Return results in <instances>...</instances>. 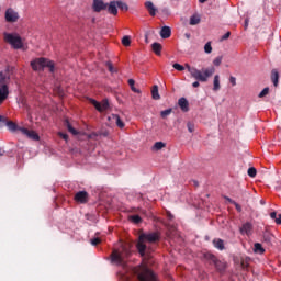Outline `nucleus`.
<instances>
[{
    "label": "nucleus",
    "mask_w": 281,
    "mask_h": 281,
    "mask_svg": "<svg viewBox=\"0 0 281 281\" xmlns=\"http://www.w3.org/2000/svg\"><path fill=\"white\" fill-rule=\"evenodd\" d=\"M186 67L189 74H191L192 78H194V80H199L200 82H207V79L212 78L216 71V68L212 66L209 68H202V70L192 68L188 64H186Z\"/></svg>",
    "instance_id": "7ed1b4c3"
},
{
    "label": "nucleus",
    "mask_w": 281,
    "mask_h": 281,
    "mask_svg": "<svg viewBox=\"0 0 281 281\" xmlns=\"http://www.w3.org/2000/svg\"><path fill=\"white\" fill-rule=\"evenodd\" d=\"M187 128H188V131H189V133H194V123H188L187 124Z\"/></svg>",
    "instance_id": "79ce46f5"
},
{
    "label": "nucleus",
    "mask_w": 281,
    "mask_h": 281,
    "mask_svg": "<svg viewBox=\"0 0 281 281\" xmlns=\"http://www.w3.org/2000/svg\"><path fill=\"white\" fill-rule=\"evenodd\" d=\"M133 273L138 281H157L155 273L146 266H137L133 269Z\"/></svg>",
    "instance_id": "20e7f679"
},
{
    "label": "nucleus",
    "mask_w": 281,
    "mask_h": 281,
    "mask_svg": "<svg viewBox=\"0 0 281 281\" xmlns=\"http://www.w3.org/2000/svg\"><path fill=\"white\" fill-rule=\"evenodd\" d=\"M86 217L89 218V214H87Z\"/></svg>",
    "instance_id": "680f3d73"
},
{
    "label": "nucleus",
    "mask_w": 281,
    "mask_h": 281,
    "mask_svg": "<svg viewBox=\"0 0 281 281\" xmlns=\"http://www.w3.org/2000/svg\"><path fill=\"white\" fill-rule=\"evenodd\" d=\"M276 224L281 225V214H279L278 217L276 218Z\"/></svg>",
    "instance_id": "3c124183"
},
{
    "label": "nucleus",
    "mask_w": 281,
    "mask_h": 281,
    "mask_svg": "<svg viewBox=\"0 0 281 281\" xmlns=\"http://www.w3.org/2000/svg\"><path fill=\"white\" fill-rule=\"evenodd\" d=\"M5 80V77L3 76V72H0V82H3Z\"/></svg>",
    "instance_id": "5fc2aeb1"
},
{
    "label": "nucleus",
    "mask_w": 281,
    "mask_h": 281,
    "mask_svg": "<svg viewBox=\"0 0 281 281\" xmlns=\"http://www.w3.org/2000/svg\"><path fill=\"white\" fill-rule=\"evenodd\" d=\"M213 245L214 247H216V249H220V251H223V249H225V241H223V239H214Z\"/></svg>",
    "instance_id": "b1692460"
},
{
    "label": "nucleus",
    "mask_w": 281,
    "mask_h": 281,
    "mask_svg": "<svg viewBox=\"0 0 281 281\" xmlns=\"http://www.w3.org/2000/svg\"><path fill=\"white\" fill-rule=\"evenodd\" d=\"M128 256H131L128 244H121V246L117 249H114L111 254L112 263L117 267H126Z\"/></svg>",
    "instance_id": "f03ea898"
},
{
    "label": "nucleus",
    "mask_w": 281,
    "mask_h": 281,
    "mask_svg": "<svg viewBox=\"0 0 281 281\" xmlns=\"http://www.w3.org/2000/svg\"><path fill=\"white\" fill-rule=\"evenodd\" d=\"M31 67L34 71H43L47 67L49 71L54 72V61L43 57L33 60Z\"/></svg>",
    "instance_id": "39448f33"
},
{
    "label": "nucleus",
    "mask_w": 281,
    "mask_h": 281,
    "mask_svg": "<svg viewBox=\"0 0 281 281\" xmlns=\"http://www.w3.org/2000/svg\"><path fill=\"white\" fill-rule=\"evenodd\" d=\"M75 201L77 203H88L89 202V193L87 191H79L75 194Z\"/></svg>",
    "instance_id": "f8f14e48"
},
{
    "label": "nucleus",
    "mask_w": 281,
    "mask_h": 281,
    "mask_svg": "<svg viewBox=\"0 0 281 281\" xmlns=\"http://www.w3.org/2000/svg\"><path fill=\"white\" fill-rule=\"evenodd\" d=\"M270 218H272V221H274L276 223V218H278V213L277 212L270 213Z\"/></svg>",
    "instance_id": "49530a36"
},
{
    "label": "nucleus",
    "mask_w": 281,
    "mask_h": 281,
    "mask_svg": "<svg viewBox=\"0 0 281 281\" xmlns=\"http://www.w3.org/2000/svg\"><path fill=\"white\" fill-rule=\"evenodd\" d=\"M224 199H225L226 201H228V203H232L233 205H234V203H236V201L232 200V199L228 198V196H224Z\"/></svg>",
    "instance_id": "603ef678"
},
{
    "label": "nucleus",
    "mask_w": 281,
    "mask_h": 281,
    "mask_svg": "<svg viewBox=\"0 0 281 281\" xmlns=\"http://www.w3.org/2000/svg\"><path fill=\"white\" fill-rule=\"evenodd\" d=\"M130 221H132V223H142V217L139 215H132L130 216Z\"/></svg>",
    "instance_id": "f704fd0d"
},
{
    "label": "nucleus",
    "mask_w": 281,
    "mask_h": 281,
    "mask_svg": "<svg viewBox=\"0 0 281 281\" xmlns=\"http://www.w3.org/2000/svg\"><path fill=\"white\" fill-rule=\"evenodd\" d=\"M248 175H249L251 178L256 177V175H257L256 168L250 167V168L248 169Z\"/></svg>",
    "instance_id": "ea45409f"
},
{
    "label": "nucleus",
    "mask_w": 281,
    "mask_h": 281,
    "mask_svg": "<svg viewBox=\"0 0 281 281\" xmlns=\"http://www.w3.org/2000/svg\"><path fill=\"white\" fill-rule=\"evenodd\" d=\"M161 148H166V144L164 142H156L153 146L154 150H161Z\"/></svg>",
    "instance_id": "7c9ffc66"
},
{
    "label": "nucleus",
    "mask_w": 281,
    "mask_h": 281,
    "mask_svg": "<svg viewBox=\"0 0 281 281\" xmlns=\"http://www.w3.org/2000/svg\"><path fill=\"white\" fill-rule=\"evenodd\" d=\"M151 98H153V100H161V95H159V87L158 86L153 87Z\"/></svg>",
    "instance_id": "5701e85b"
},
{
    "label": "nucleus",
    "mask_w": 281,
    "mask_h": 281,
    "mask_svg": "<svg viewBox=\"0 0 281 281\" xmlns=\"http://www.w3.org/2000/svg\"><path fill=\"white\" fill-rule=\"evenodd\" d=\"M116 5L119 10H123L124 12L128 11V4L122 1H116Z\"/></svg>",
    "instance_id": "c85d7f7f"
},
{
    "label": "nucleus",
    "mask_w": 281,
    "mask_h": 281,
    "mask_svg": "<svg viewBox=\"0 0 281 281\" xmlns=\"http://www.w3.org/2000/svg\"><path fill=\"white\" fill-rule=\"evenodd\" d=\"M65 126L67 127L68 132L71 133V135H78V131L71 126V123H69V120L65 121Z\"/></svg>",
    "instance_id": "393cba45"
},
{
    "label": "nucleus",
    "mask_w": 281,
    "mask_h": 281,
    "mask_svg": "<svg viewBox=\"0 0 281 281\" xmlns=\"http://www.w3.org/2000/svg\"><path fill=\"white\" fill-rule=\"evenodd\" d=\"M173 69H177V71H183L186 67L181 66L180 64H173Z\"/></svg>",
    "instance_id": "a19ab883"
},
{
    "label": "nucleus",
    "mask_w": 281,
    "mask_h": 281,
    "mask_svg": "<svg viewBox=\"0 0 281 281\" xmlns=\"http://www.w3.org/2000/svg\"><path fill=\"white\" fill-rule=\"evenodd\" d=\"M122 45H124V47L131 46V36L125 35V36L122 38Z\"/></svg>",
    "instance_id": "2f4dec72"
},
{
    "label": "nucleus",
    "mask_w": 281,
    "mask_h": 281,
    "mask_svg": "<svg viewBox=\"0 0 281 281\" xmlns=\"http://www.w3.org/2000/svg\"><path fill=\"white\" fill-rule=\"evenodd\" d=\"M251 229H254V226L251 225V223L247 222L240 227V234L249 235L251 234Z\"/></svg>",
    "instance_id": "f3484780"
},
{
    "label": "nucleus",
    "mask_w": 281,
    "mask_h": 281,
    "mask_svg": "<svg viewBox=\"0 0 281 281\" xmlns=\"http://www.w3.org/2000/svg\"><path fill=\"white\" fill-rule=\"evenodd\" d=\"M59 137H61V138L65 139L66 142L69 139V135L63 134V133H59Z\"/></svg>",
    "instance_id": "09e8293b"
},
{
    "label": "nucleus",
    "mask_w": 281,
    "mask_h": 281,
    "mask_svg": "<svg viewBox=\"0 0 281 281\" xmlns=\"http://www.w3.org/2000/svg\"><path fill=\"white\" fill-rule=\"evenodd\" d=\"M0 157H3V149L0 148Z\"/></svg>",
    "instance_id": "4d7b16f0"
},
{
    "label": "nucleus",
    "mask_w": 281,
    "mask_h": 281,
    "mask_svg": "<svg viewBox=\"0 0 281 281\" xmlns=\"http://www.w3.org/2000/svg\"><path fill=\"white\" fill-rule=\"evenodd\" d=\"M145 8L147 12L150 14V16L157 15V9L155 8V4L151 1L145 2Z\"/></svg>",
    "instance_id": "dca6fc26"
},
{
    "label": "nucleus",
    "mask_w": 281,
    "mask_h": 281,
    "mask_svg": "<svg viewBox=\"0 0 281 281\" xmlns=\"http://www.w3.org/2000/svg\"><path fill=\"white\" fill-rule=\"evenodd\" d=\"M263 240H265V243H267V245H271V243L273 241V234H271L269 232H265Z\"/></svg>",
    "instance_id": "a878e982"
},
{
    "label": "nucleus",
    "mask_w": 281,
    "mask_h": 281,
    "mask_svg": "<svg viewBox=\"0 0 281 281\" xmlns=\"http://www.w3.org/2000/svg\"><path fill=\"white\" fill-rule=\"evenodd\" d=\"M157 240H159V233L140 234L136 245L138 254L144 258H150V254H153L154 250L150 245L157 243Z\"/></svg>",
    "instance_id": "f257e3e1"
},
{
    "label": "nucleus",
    "mask_w": 281,
    "mask_h": 281,
    "mask_svg": "<svg viewBox=\"0 0 281 281\" xmlns=\"http://www.w3.org/2000/svg\"><path fill=\"white\" fill-rule=\"evenodd\" d=\"M207 0H199L200 3H205Z\"/></svg>",
    "instance_id": "13d9d810"
},
{
    "label": "nucleus",
    "mask_w": 281,
    "mask_h": 281,
    "mask_svg": "<svg viewBox=\"0 0 281 281\" xmlns=\"http://www.w3.org/2000/svg\"><path fill=\"white\" fill-rule=\"evenodd\" d=\"M105 66L108 67L110 74H117V69L113 67V63L106 61Z\"/></svg>",
    "instance_id": "c756f323"
},
{
    "label": "nucleus",
    "mask_w": 281,
    "mask_h": 281,
    "mask_svg": "<svg viewBox=\"0 0 281 281\" xmlns=\"http://www.w3.org/2000/svg\"><path fill=\"white\" fill-rule=\"evenodd\" d=\"M186 37H187V38H190V33H186Z\"/></svg>",
    "instance_id": "bf43d9fd"
},
{
    "label": "nucleus",
    "mask_w": 281,
    "mask_h": 281,
    "mask_svg": "<svg viewBox=\"0 0 281 281\" xmlns=\"http://www.w3.org/2000/svg\"><path fill=\"white\" fill-rule=\"evenodd\" d=\"M229 82H231L232 87H236V77L231 76L229 77Z\"/></svg>",
    "instance_id": "37998d69"
},
{
    "label": "nucleus",
    "mask_w": 281,
    "mask_h": 281,
    "mask_svg": "<svg viewBox=\"0 0 281 281\" xmlns=\"http://www.w3.org/2000/svg\"><path fill=\"white\" fill-rule=\"evenodd\" d=\"M109 121L115 122L116 126L119 128H124L125 124L124 121H122V119H120V115L117 114H112L108 117Z\"/></svg>",
    "instance_id": "4468645a"
},
{
    "label": "nucleus",
    "mask_w": 281,
    "mask_h": 281,
    "mask_svg": "<svg viewBox=\"0 0 281 281\" xmlns=\"http://www.w3.org/2000/svg\"><path fill=\"white\" fill-rule=\"evenodd\" d=\"M271 80L274 87H278V82L280 80V74L278 72V69H272L271 71Z\"/></svg>",
    "instance_id": "aec40b11"
},
{
    "label": "nucleus",
    "mask_w": 281,
    "mask_h": 281,
    "mask_svg": "<svg viewBox=\"0 0 281 281\" xmlns=\"http://www.w3.org/2000/svg\"><path fill=\"white\" fill-rule=\"evenodd\" d=\"M18 131H20L22 135H25L26 137H29V139H33L34 142H38V139H41L38 134H36V132L34 131L27 130L25 127H19Z\"/></svg>",
    "instance_id": "9d476101"
},
{
    "label": "nucleus",
    "mask_w": 281,
    "mask_h": 281,
    "mask_svg": "<svg viewBox=\"0 0 281 281\" xmlns=\"http://www.w3.org/2000/svg\"><path fill=\"white\" fill-rule=\"evenodd\" d=\"M93 10L94 12H102V10H106V4L102 0H93Z\"/></svg>",
    "instance_id": "2eb2a0df"
},
{
    "label": "nucleus",
    "mask_w": 281,
    "mask_h": 281,
    "mask_svg": "<svg viewBox=\"0 0 281 281\" xmlns=\"http://www.w3.org/2000/svg\"><path fill=\"white\" fill-rule=\"evenodd\" d=\"M221 63H223V56H218L213 60L215 67H221Z\"/></svg>",
    "instance_id": "e433bc0d"
},
{
    "label": "nucleus",
    "mask_w": 281,
    "mask_h": 281,
    "mask_svg": "<svg viewBox=\"0 0 281 281\" xmlns=\"http://www.w3.org/2000/svg\"><path fill=\"white\" fill-rule=\"evenodd\" d=\"M7 126L9 131H19V126H16L15 123L12 121L7 122Z\"/></svg>",
    "instance_id": "72a5a7b5"
},
{
    "label": "nucleus",
    "mask_w": 281,
    "mask_h": 281,
    "mask_svg": "<svg viewBox=\"0 0 281 281\" xmlns=\"http://www.w3.org/2000/svg\"><path fill=\"white\" fill-rule=\"evenodd\" d=\"M170 113H172V109H167L160 112V115L162 119L168 117V115H170Z\"/></svg>",
    "instance_id": "4c0bfd02"
},
{
    "label": "nucleus",
    "mask_w": 281,
    "mask_h": 281,
    "mask_svg": "<svg viewBox=\"0 0 281 281\" xmlns=\"http://www.w3.org/2000/svg\"><path fill=\"white\" fill-rule=\"evenodd\" d=\"M192 87H194L196 89L198 87H201V83L199 81H195L192 83Z\"/></svg>",
    "instance_id": "864d4df0"
},
{
    "label": "nucleus",
    "mask_w": 281,
    "mask_h": 281,
    "mask_svg": "<svg viewBox=\"0 0 281 281\" xmlns=\"http://www.w3.org/2000/svg\"><path fill=\"white\" fill-rule=\"evenodd\" d=\"M4 41L9 43V45H12L14 49H21V47H23V40H21L19 34L5 33Z\"/></svg>",
    "instance_id": "423d86ee"
},
{
    "label": "nucleus",
    "mask_w": 281,
    "mask_h": 281,
    "mask_svg": "<svg viewBox=\"0 0 281 281\" xmlns=\"http://www.w3.org/2000/svg\"><path fill=\"white\" fill-rule=\"evenodd\" d=\"M229 36H232V33H231V32H227L226 34H224V35L221 37V41H227V38H229Z\"/></svg>",
    "instance_id": "c03bdc74"
},
{
    "label": "nucleus",
    "mask_w": 281,
    "mask_h": 281,
    "mask_svg": "<svg viewBox=\"0 0 281 281\" xmlns=\"http://www.w3.org/2000/svg\"><path fill=\"white\" fill-rule=\"evenodd\" d=\"M254 251L255 254H260V255L265 254V248L262 247V244L256 243L254 245Z\"/></svg>",
    "instance_id": "cd10ccee"
},
{
    "label": "nucleus",
    "mask_w": 281,
    "mask_h": 281,
    "mask_svg": "<svg viewBox=\"0 0 281 281\" xmlns=\"http://www.w3.org/2000/svg\"><path fill=\"white\" fill-rule=\"evenodd\" d=\"M241 267H243V269H247V267H249V265H247V262L243 261Z\"/></svg>",
    "instance_id": "6e6d98bb"
},
{
    "label": "nucleus",
    "mask_w": 281,
    "mask_h": 281,
    "mask_svg": "<svg viewBox=\"0 0 281 281\" xmlns=\"http://www.w3.org/2000/svg\"><path fill=\"white\" fill-rule=\"evenodd\" d=\"M213 91H221V76L215 75L213 79Z\"/></svg>",
    "instance_id": "412c9836"
},
{
    "label": "nucleus",
    "mask_w": 281,
    "mask_h": 281,
    "mask_svg": "<svg viewBox=\"0 0 281 281\" xmlns=\"http://www.w3.org/2000/svg\"><path fill=\"white\" fill-rule=\"evenodd\" d=\"M171 34L172 31L170 30L169 26H162V29L160 30L161 38H170Z\"/></svg>",
    "instance_id": "6ab92c4d"
},
{
    "label": "nucleus",
    "mask_w": 281,
    "mask_h": 281,
    "mask_svg": "<svg viewBox=\"0 0 281 281\" xmlns=\"http://www.w3.org/2000/svg\"><path fill=\"white\" fill-rule=\"evenodd\" d=\"M8 86L7 85H0V104L3 103V101L8 100L9 95ZM2 122H5V119L0 115V124Z\"/></svg>",
    "instance_id": "1a4fd4ad"
},
{
    "label": "nucleus",
    "mask_w": 281,
    "mask_h": 281,
    "mask_svg": "<svg viewBox=\"0 0 281 281\" xmlns=\"http://www.w3.org/2000/svg\"><path fill=\"white\" fill-rule=\"evenodd\" d=\"M201 23V16L199 14H193L190 18V25H199Z\"/></svg>",
    "instance_id": "bb28decb"
},
{
    "label": "nucleus",
    "mask_w": 281,
    "mask_h": 281,
    "mask_svg": "<svg viewBox=\"0 0 281 281\" xmlns=\"http://www.w3.org/2000/svg\"><path fill=\"white\" fill-rule=\"evenodd\" d=\"M178 105L180 106L181 111H183V113H188V111H190V103L186 98H180L178 100Z\"/></svg>",
    "instance_id": "ddd939ff"
},
{
    "label": "nucleus",
    "mask_w": 281,
    "mask_h": 281,
    "mask_svg": "<svg viewBox=\"0 0 281 281\" xmlns=\"http://www.w3.org/2000/svg\"><path fill=\"white\" fill-rule=\"evenodd\" d=\"M100 243H101V240H100V238H93V239H91V245H100Z\"/></svg>",
    "instance_id": "a18cd8bd"
},
{
    "label": "nucleus",
    "mask_w": 281,
    "mask_h": 281,
    "mask_svg": "<svg viewBox=\"0 0 281 281\" xmlns=\"http://www.w3.org/2000/svg\"><path fill=\"white\" fill-rule=\"evenodd\" d=\"M204 52H205V54H212V42H207L204 45Z\"/></svg>",
    "instance_id": "c9c22d12"
},
{
    "label": "nucleus",
    "mask_w": 281,
    "mask_h": 281,
    "mask_svg": "<svg viewBox=\"0 0 281 281\" xmlns=\"http://www.w3.org/2000/svg\"><path fill=\"white\" fill-rule=\"evenodd\" d=\"M108 11L110 12V14L117 16V1L110 2Z\"/></svg>",
    "instance_id": "a211bd4d"
},
{
    "label": "nucleus",
    "mask_w": 281,
    "mask_h": 281,
    "mask_svg": "<svg viewBox=\"0 0 281 281\" xmlns=\"http://www.w3.org/2000/svg\"><path fill=\"white\" fill-rule=\"evenodd\" d=\"M207 260H210L213 265H215V268L217 269V271H220L221 273H223V271H225V269H227V263L225 261H221L218 259H216V256L214 255H207L206 256Z\"/></svg>",
    "instance_id": "0eeeda50"
},
{
    "label": "nucleus",
    "mask_w": 281,
    "mask_h": 281,
    "mask_svg": "<svg viewBox=\"0 0 281 281\" xmlns=\"http://www.w3.org/2000/svg\"><path fill=\"white\" fill-rule=\"evenodd\" d=\"M91 104L99 111V113H104V111H109V100L104 99L102 102H98L93 99H90Z\"/></svg>",
    "instance_id": "6e6552de"
},
{
    "label": "nucleus",
    "mask_w": 281,
    "mask_h": 281,
    "mask_svg": "<svg viewBox=\"0 0 281 281\" xmlns=\"http://www.w3.org/2000/svg\"><path fill=\"white\" fill-rule=\"evenodd\" d=\"M65 94L64 93H59V98H63Z\"/></svg>",
    "instance_id": "052dcab7"
},
{
    "label": "nucleus",
    "mask_w": 281,
    "mask_h": 281,
    "mask_svg": "<svg viewBox=\"0 0 281 281\" xmlns=\"http://www.w3.org/2000/svg\"><path fill=\"white\" fill-rule=\"evenodd\" d=\"M249 27V18L245 19L244 30H247Z\"/></svg>",
    "instance_id": "de8ad7c7"
},
{
    "label": "nucleus",
    "mask_w": 281,
    "mask_h": 281,
    "mask_svg": "<svg viewBox=\"0 0 281 281\" xmlns=\"http://www.w3.org/2000/svg\"><path fill=\"white\" fill-rule=\"evenodd\" d=\"M128 85L134 93H140L139 89L135 88V80L128 79Z\"/></svg>",
    "instance_id": "473e14b6"
},
{
    "label": "nucleus",
    "mask_w": 281,
    "mask_h": 281,
    "mask_svg": "<svg viewBox=\"0 0 281 281\" xmlns=\"http://www.w3.org/2000/svg\"><path fill=\"white\" fill-rule=\"evenodd\" d=\"M266 95H269V87H266L258 95V98H266Z\"/></svg>",
    "instance_id": "58836bf2"
},
{
    "label": "nucleus",
    "mask_w": 281,
    "mask_h": 281,
    "mask_svg": "<svg viewBox=\"0 0 281 281\" xmlns=\"http://www.w3.org/2000/svg\"><path fill=\"white\" fill-rule=\"evenodd\" d=\"M5 21L8 23H16L19 21V13L13 9H8L5 11Z\"/></svg>",
    "instance_id": "9b49d317"
},
{
    "label": "nucleus",
    "mask_w": 281,
    "mask_h": 281,
    "mask_svg": "<svg viewBox=\"0 0 281 281\" xmlns=\"http://www.w3.org/2000/svg\"><path fill=\"white\" fill-rule=\"evenodd\" d=\"M233 205H235L237 212H241L243 207H240L238 203L235 202Z\"/></svg>",
    "instance_id": "8fccbe9b"
},
{
    "label": "nucleus",
    "mask_w": 281,
    "mask_h": 281,
    "mask_svg": "<svg viewBox=\"0 0 281 281\" xmlns=\"http://www.w3.org/2000/svg\"><path fill=\"white\" fill-rule=\"evenodd\" d=\"M151 49L156 54V56H161V44L155 42L154 44H151Z\"/></svg>",
    "instance_id": "4be33fe9"
}]
</instances>
